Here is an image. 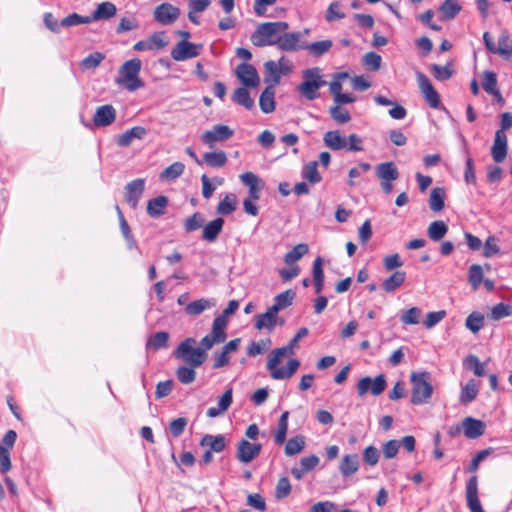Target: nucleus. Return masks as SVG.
<instances>
[{
    "mask_svg": "<svg viewBox=\"0 0 512 512\" xmlns=\"http://www.w3.org/2000/svg\"><path fill=\"white\" fill-rule=\"evenodd\" d=\"M288 28L289 24L284 21L262 23L251 35V42L257 47L276 45L279 34Z\"/></svg>",
    "mask_w": 512,
    "mask_h": 512,
    "instance_id": "nucleus-1",
    "label": "nucleus"
},
{
    "mask_svg": "<svg viewBox=\"0 0 512 512\" xmlns=\"http://www.w3.org/2000/svg\"><path fill=\"white\" fill-rule=\"evenodd\" d=\"M288 352L283 348L274 349L267 360L266 368L270 371V375L275 380L291 378L300 366L297 359H290L287 363V368H278V364Z\"/></svg>",
    "mask_w": 512,
    "mask_h": 512,
    "instance_id": "nucleus-2",
    "label": "nucleus"
},
{
    "mask_svg": "<svg viewBox=\"0 0 512 512\" xmlns=\"http://www.w3.org/2000/svg\"><path fill=\"white\" fill-rule=\"evenodd\" d=\"M142 62L138 58H133L126 61L119 68V77L116 83L124 86L128 91H136L144 86V82L139 78Z\"/></svg>",
    "mask_w": 512,
    "mask_h": 512,
    "instance_id": "nucleus-3",
    "label": "nucleus"
},
{
    "mask_svg": "<svg viewBox=\"0 0 512 512\" xmlns=\"http://www.w3.org/2000/svg\"><path fill=\"white\" fill-rule=\"evenodd\" d=\"M326 84L319 67L308 68L303 71V81L297 90L305 99L312 101L320 96L318 90Z\"/></svg>",
    "mask_w": 512,
    "mask_h": 512,
    "instance_id": "nucleus-4",
    "label": "nucleus"
},
{
    "mask_svg": "<svg viewBox=\"0 0 512 512\" xmlns=\"http://www.w3.org/2000/svg\"><path fill=\"white\" fill-rule=\"evenodd\" d=\"M412 384L411 403L422 405L428 402L433 393V387L430 383V373L412 372L410 375Z\"/></svg>",
    "mask_w": 512,
    "mask_h": 512,
    "instance_id": "nucleus-5",
    "label": "nucleus"
},
{
    "mask_svg": "<svg viewBox=\"0 0 512 512\" xmlns=\"http://www.w3.org/2000/svg\"><path fill=\"white\" fill-rule=\"evenodd\" d=\"M195 343L196 340L194 338H186L174 350L173 356L192 367L201 366L207 359V353H204V350L200 348H195Z\"/></svg>",
    "mask_w": 512,
    "mask_h": 512,
    "instance_id": "nucleus-6",
    "label": "nucleus"
},
{
    "mask_svg": "<svg viewBox=\"0 0 512 512\" xmlns=\"http://www.w3.org/2000/svg\"><path fill=\"white\" fill-rule=\"evenodd\" d=\"M387 382L384 374H379L374 379L369 376L361 378L357 383V393L363 397L369 391L372 395H380L386 388Z\"/></svg>",
    "mask_w": 512,
    "mask_h": 512,
    "instance_id": "nucleus-7",
    "label": "nucleus"
},
{
    "mask_svg": "<svg viewBox=\"0 0 512 512\" xmlns=\"http://www.w3.org/2000/svg\"><path fill=\"white\" fill-rule=\"evenodd\" d=\"M202 48V44H194L187 40H181L171 50V57L175 61H185L197 57Z\"/></svg>",
    "mask_w": 512,
    "mask_h": 512,
    "instance_id": "nucleus-8",
    "label": "nucleus"
},
{
    "mask_svg": "<svg viewBox=\"0 0 512 512\" xmlns=\"http://www.w3.org/2000/svg\"><path fill=\"white\" fill-rule=\"evenodd\" d=\"M234 131L227 125L217 124L211 130L205 131L201 135V140L204 144L213 148L216 142H223L231 138Z\"/></svg>",
    "mask_w": 512,
    "mask_h": 512,
    "instance_id": "nucleus-9",
    "label": "nucleus"
},
{
    "mask_svg": "<svg viewBox=\"0 0 512 512\" xmlns=\"http://www.w3.org/2000/svg\"><path fill=\"white\" fill-rule=\"evenodd\" d=\"M416 76L420 91L423 94L425 101L431 108H438L440 106L439 93L435 90L430 80L424 73L417 72Z\"/></svg>",
    "mask_w": 512,
    "mask_h": 512,
    "instance_id": "nucleus-10",
    "label": "nucleus"
},
{
    "mask_svg": "<svg viewBox=\"0 0 512 512\" xmlns=\"http://www.w3.org/2000/svg\"><path fill=\"white\" fill-rule=\"evenodd\" d=\"M301 32H285L277 38V48L281 51L294 52L303 50L304 42L301 41Z\"/></svg>",
    "mask_w": 512,
    "mask_h": 512,
    "instance_id": "nucleus-11",
    "label": "nucleus"
},
{
    "mask_svg": "<svg viewBox=\"0 0 512 512\" xmlns=\"http://www.w3.org/2000/svg\"><path fill=\"white\" fill-rule=\"evenodd\" d=\"M261 449L260 443H251L242 439L237 444L236 458L242 463H249L260 454Z\"/></svg>",
    "mask_w": 512,
    "mask_h": 512,
    "instance_id": "nucleus-12",
    "label": "nucleus"
},
{
    "mask_svg": "<svg viewBox=\"0 0 512 512\" xmlns=\"http://www.w3.org/2000/svg\"><path fill=\"white\" fill-rule=\"evenodd\" d=\"M179 8L170 3H163L157 6L154 10V18L162 25L173 24L179 17Z\"/></svg>",
    "mask_w": 512,
    "mask_h": 512,
    "instance_id": "nucleus-13",
    "label": "nucleus"
},
{
    "mask_svg": "<svg viewBox=\"0 0 512 512\" xmlns=\"http://www.w3.org/2000/svg\"><path fill=\"white\" fill-rule=\"evenodd\" d=\"M466 501L471 512H485L478 497V478L475 475L467 481Z\"/></svg>",
    "mask_w": 512,
    "mask_h": 512,
    "instance_id": "nucleus-14",
    "label": "nucleus"
},
{
    "mask_svg": "<svg viewBox=\"0 0 512 512\" xmlns=\"http://www.w3.org/2000/svg\"><path fill=\"white\" fill-rule=\"evenodd\" d=\"M236 75L246 87L255 88L260 83L257 70L251 64L241 63L237 66Z\"/></svg>",
    "mask_w": 512,
    "mask_h": 512,
    "instance_id": "nucleus-15",
    "label": "nucleus"
},
{
    "mask_svg": "<svg viewBox=\"0 0 512 512\" xmlns=\"http://www.w3.org/2000/svg\"><path fill=\"white\" fill-rule=\"evenodd\" d=\"M116 119V109L111 104L99 106L93 116L95 127H107Z\"/></svg>",
    "mask_w": 512,
    "mask_h": 512,
    "instance_id": "nucleus-16",
    "label": "nucleus"
},
{
    "mask_svg": "<svg viewBox=\"0 0 512 512\" xmlns=\"http://www.w3.org/2000/svg\"><path fill=\"white\" fill-rule=\"evenodd\" d=\"M145 187L144 179H135L125 186V200L132 207L136 208L140 196Z\"/></svg>",
    "mask_w": 512,
    "mask_h": 512,
    "instance_id": "nucleus-17",
    "label": "nucleus"
},
{
    "mask_svg": "<svg viewBox=\"0 0 512 512\" xmlns=\"http://www.w3.org/2000/svg\"><path fill=\"white\" fill-rule=\"evenodd\" d=\"M507 136L502 131H496L493 146L491 148V155L496 163H501L507 156Z\"/></svg>",
    "mask_w": 512,
    "mask_h": 512,
    "instance_id": "nucleus-18",
    "label": "nucleus"
},
{
    "mask_svg": "<svg viewBox=\"0 0 512 512\" xmlns=\"http://www.w3.org/2000/svg\"><path fill=\"white\" fill-rule=\"evenodd\" d=\"M278 312L273 311L272 307H269L265 313L258 314L255 317V328L257 330L267 329L272 331L278 324Z\"/></svg>",
    "mask_w": 512,
    "mask_h": 512,
    "instance_id": "nucleus-19",
    "label": "nucleus"
},
{
    "mask_svg": "<svg viewBox=\"0 0 512 512\" xmlns=\"http://www.w3.org/2000/svg\"><path fill=\"white\" fill-rule=\"evenodd\" d=\"M462 427L464 435L469 439L479 438L485 432V423L472 417H466L462 422Z\"/></svg>",
    "mask_w": 512,
    "mask_h": 512,
    "instance_id": "nucleus-20",
    "label": "nucleus"
},
{
    "mask_svg": "<svg viewBox=\"0 0 512 512\" xmlns=\"http://www.w3.org/2000/svg\"><path fill=\"white\" fill-rule=\"evenodd\" d=\"M147 133L148 131L146 128L142 126H135L119 135L116 140V144L119 147H128L133 142V140H142L147 135Z\"/></svg>",
    "mask_w": 512,
    "mask_h": 512,
    "instance_id": "nucleus-21",
    "label": "nucleus"
},
{
    "mask_svg": "<svg viewBox=\"0 0 512 512\" xmlns=\"http://www.w3.org/2000/svg\"><path fill=\"white\" fill-rule=\"evenodd\" d=\"M232 401H233L232 388H229L220 397V399L218 401V406L210 407L207 410V416L210 418H215V417L222 415L225 411L228 410V408L232 404Z\"/></svg>",
    "mask_w": 512,
    "mask_h": 512,
    "instance_id": "nucleus-22",
    "label": "nucleus"
},
{
    "mask_svg": "<svg viewBox=\"0 0 512 512\" xmlns=\"http://www.w3.org/2000/svg\"><path fill=\"white\" fill-rule=\"evenodd\" d=\"M324 144L332 150H341L347 147V140L339 130H331L324 134Z\"/></svg>",
    "mask_w": 512,
    "mask_h": 512,
    "instance_id": "nucleus-23",
    "label": "nucleus"
},
{
    "mask_svg": "<svg viewBox=\"0 0 512 512\" xmlns=\"http://www.w3.org/2000/svg\"><path fill=\"white\" fill-rule=\"evenodd\" d=\"M215 305L216 302L214 299L201 298L187 304L185 307V313L189 316H197L200 315L205 310L214 307Z\"/></svg>",
    "mask_w": 512,
    "mask_h": 512,
    "instance_id": "nucleus-24",
    "label": "nucleus"
},
{
    "mask_svg": "<svg viewBox=\"0 0 512 512\" xmlns=\"http://www.w3.org/2000/svg\"><path fill=\"white\" fill-rule=\"evenodd\" d=\"M200 446L209 447L212 452L220 453L226 448V439L223 435L206 434L200 441Z\"/></svg>",
    "mask_w": 512,
    "mask_h": 512,
    "instance_id": "nucleus-25",
    "label": "nucleus"
},
{
    "mask_svg": "<svg viewBox=\"0 0 512 512\" xmlns=\"http://www.w3.org/2000/svg\"><path fill=\"white\" fill-rule=\"evenodd\" d=\"M359 469V458L357 454L345 455L339 465V471L344 477H349Z\"/></svg>",
    "mask_w": 512,
    "mask_h": 512,
    "instance_id": "nucleus-26",
    "label": "nucleus"
},
{
    "mask_svg": "<svg viewBox=\"0 0 512 512\" xmlns=\"http://www.w3.org/2000/svg\"><path fill=\"white\" fill-rule=\"evenodd\" d=\"M168 205V198L160 195L148 201L147 214L150 217L157 218L165 214Z\"/></svg>",
    "mask_w": 512,
    "mask_h": 512,
    "instance_id": "nucleus-27",
    "label": "nucleus"
},
{
    "mask_svg": "<svg viewBox=\"0 0 512 512\" xmlns=\"http://www.w3.org/2000/svg\"><path fill=\"white\" fill-rule=\"evenodd\" d=\"M275 89L267 86L260 95L259 106L263 113L269 114L275 110Z\"/></svg>",
    "mask_w": 512,
    "mask_h": 512,
    "instance_id": "nucleus-28",
    "label": "nucleus"
},
{
    "mask_svg": "<svg viewBox=\"0 0 512 512\" xmlns=\"http://www.w3.org/2000/svg\"><path fill=\"white\" fill-rule=\"evenodd\" d=\"M117 8L112 2H102L90 16L91 22L104 19H110L116 15Z\"/></svg>",
    "mask_w": 512,
    "mask_h": 512,
    "instance_id": "nucleus-29",
    "label": "nucleus"
},
{
    "mask_svg": "<svg viewBox=\"0 0 512 512\" xmlns=\"http://www.w3.org/2000/svg\"><path fill=\"white\" fill-rule=\"evenodd\" d=\"M376 175L384 181H394L399 177L397 167L393 162H384L376 166Z\"/></svg>",
    "mask_w": 512,
    "mask_h": 512,
    "instance_id": "nucleus-30",
    "label": "nucleus"
},
{
    "mask_svg": "<svg viewBox=\"0 0 512 512\" xmlns=\"http://www.w3.org/2000/svg\"><path fill=\"white\" fill-rule=\"evenodd\" d=\"M224 219L216 218L203 227L202 238L208 242H214L223 229Z\"/></svg>",
    "mask_w": 512,
    "mask_h": 512,
    "instance_id": "nucleus-31",
    "label": "nucleus"
},
{
    "mask_svg": "<svg viewBox=\"0 0 512 512\" xmlns=\"http://www.w3.org/2000/svg\"><path fill=\"white\" fill-rule=\"evenodd\" d=\"M333 46V42L329 39L317 41L313 43L304 42L303 50H307L313 57H321L327 53Z\"/></svg>",
    "mask_w": 512,
    "mask_h": 512,
    "instance_id": "nucleus-32",
    "label": "nucleus"
},
{
    "mask_svg": "<svg viewBox=\"0 0 512 512\" xmlns=\"http://www.w3.org/2000/svg\"><path fill=\"white\" fill-rule=\"evenodd\" d=\"M508 60L512 56V39L507 31H503L498 38L495 53Z\"/></svg>",
    "mask_w": 512,
    "mask_h": 512,
    "instance_id": "nucleus-33",
    "label": "nucleus"
},
{
    "mask_svg": "<svg viewBox=\"0 0 512 512\" xmlns=\"http://www.w3.org/2000/svg\"><path fill=\"white\" fill-rule=\"evenodd\" d=\"M406 280V273L404 271H395L382 283V288L385 292L391 293L397 290Z\"/></svg>",
    "mask_w": 512,
    "mask_h": 512,
    "instance_id": "nucleus-34",
    "label": "nucleus"
},
{
    "mask_svg": "<svg viewBox=\"0 0 512 512\" xmlns=\"http://www.w3.org/2000/svg\"><path fill=\"white\" fill-rule=\"evenodd\" d=\"M228 321L227 319H223V317L217 316L212 324V330L209 335L214 338L217 342L223 343L227 338V329Z\"/></svg>",
    "mask_w": 512,
    "mask_h": 512,
    "instance_id": "nucleus-35",
    "label": "nucleus"
},
{
    "mask_svg": "<svg viewBox=\"0 0 512 512\" xmlns=\"http://www.w3.org/2000/svg\"><path fill=\"white\" fill-rule=\"evenodd\" d=\"M478 392H479L478 383L474 379H471L466 383L465 386L462 387V390H461V393L459 396V401L464 405L469 404L477 397Z\"/></svg>",
    "mask_w": 512,
    "mask_h": 512,
    "instance_id": "nucleus-36",
    "label": "nucleus"
},
{
    "mask_svg": "<svg viewBox=\"0 0 512 512\" xmlns=\"http://www.w3.org/2000/svg\"><path fill=\"white\" fill-rule=\"evenodd\" d=\"M265 83H268V86L275 87L277 84H279L281 79V73L280 69L278 68V65L273 60H269L265 62Z\"/></svg>",
    "mask_w": 512,
    "mask_h": 512,
    "instance_id": "nucleus-37",
    "label": "nucleus"
},
{
    "mask_svg": "<svg viewBox=\"0 0 512 512\" xmlns=\"http://www.w3.org/2000/svg\"><path fill=\"white\" fill-rule=\"evenodd\" d=\"M322 263V258L318 256L314 260L312 268L313 282L315 286V292L317 294L321 293L324 287V272L322 268Z\"/></svg>",
    "mask_w": 512,
    "mask_h": 512,
    "instance_id": "nucleus-38",
    "label": "nucleus"
},
{
    "mask_svg": "<svg viewBox=\"0 0 512 512\" xmlns=\"http://www.w3.org/2000/svg\"><path fill=\"white\" fill-rule=\"evenodd\" d=\"M446 193L442 187H434L429 197V207L434 212H439L444 208V199Z\"/></svg>",
    "mask_w": 512,
    "mask_h": 512,
    "instance_id": "nucleus-39",
    "label": "nucleus"
},
{
    "mask_svg": "<svg viewBox=\"0 0 512 512\" xmlns=\"http://www.w3.org/2000/svg\"><path fill=\"white\" fill-rule=\"evenodd\" d=\"M232 100L248 110L254 107V100L251 98L246 86L237 88L232 95Z\"/></svg>",
    "mask_w": 512,
    "mask_h": 512,
    "instance_id": "nucleus-40",
    "label": "nucleus"
},
{
    "mask_svg": "<svg viewBox=\"0 0 512 512\" xmlns=\"http://www.w3.org/2000/svg\"><path fill=\"white\" fill-rule=\"evenodd\" d=\"M447 232L448 226L442 220L433 221L427 229L428 237L435 242L441 240Z\"/></svg>",
    "mask_w": 512,
    "mask_h": 512,
    "instance_id": "nucleus-41",
    "label": "nucleus"
},
{
    "mask_svg": "<svg viewBox=\"0 0 512 512\" xmlns=\"http://www.w3.org/2000/svg\"><path fill=\"white\" fill-rule=\"evenodd\" d=\"M295 295V292L290 289L276 295L274 298V304L271 306L272 310L279 312L280 310L289 307L292 304Z\"/></svg>",
    "mask_w": 512,
    "mask_h": 512,
    "instance_id": "nucleus-42",
    "label": "nucleus"
},
{
    "mask_svg": "<svg viewBox=\"0 0 512 512\" xmlns=\"http://www.w3.org/2000/svg\"><path fill=\"white\" fill-rule=\"evenodd\" d=\"M237 204V197L233 193H228L218 203L216 211L220 215H229L235 211Z\"/></svg>",
    "mask_w": 512,
    "mask_h": 512,
    "instance_id": "nucleus-43",
    "label": "nucleus"
},
{
    "mask_svg": "<svg viewBox=\"0 0 512 512\" xmlns=\"http://www.w3.org/2000/svg\"><path fill=\"white\" fill-rule=\"evenodd\" d=\"M288 418L289 412L284 411L278 420V428L274 433V441L277 445H282L286 441L288 432Z\"/></svg>",
    "mask_w": 512,
    "mask_h": 512,
    "instance_id": "nucleus-44",
    "label": "nucleus"
},
{
    "mask_svg": "<svg viewBox=\"0 0 512 512\" xmlns=\"http://www.w3.org/2000/svg\"><path fill=\"white\" fill-rule=\"evenodd\" d=\"M309 251L308 245L305 243L297 244L287 252L284 256V262L287 265H292L298 260H300L305 254H307Z\"/></svg>",
    "mask_w": 512,
    "mask_h": 512,
    "instance_id": "nucleus-45",
    "label": "nucleus"
},
{
    "mask_svg": "<svg viewBox=\"0 0 512 512\" xmlns=\"http://www.w3.org/2000/svg\"><path fill=\"white\" fill-rule=\"evenodd\" d=\"M203 160L208 166L219 168L227 163V155L224 151L207 152L204 154Z\"/></svg>",
    "mask_w": 512,
    "mask_h": 512,
    "instance_id": "nucleus-46",
    "label": "nucleus"
},
{
    "mask_svg": "<svg viewBox=\"0 0 512 512\" xmlns=\"http://www.w3.org/2000/svg\"><path fill=\"white\" fill-rule=\"evenodd\" d=\"M185 169V165L182 162H174L160 173L161 180L173 181L180 177Z\"/></svg>",
    "mask_w": 512,
    "mask_h": 512,
    "instance_id": "nucleus-47",
    "label": "nucleus"
},
{
    "mask_svg": "<svg viewBox=\"0 0 512 512\" xmlns=\"http://www.w3.org/2000/svg\"><path fill=\"white\" fill-rule=\"evenodd\" d=\"M305 447V437L303 435H296L290 438L285 445V454L287 456H294L300 453Z\"/></svg>",
    "mask_w": 512,
    "mask_h": 512,
    "instance_id": "nucleus-48",
    "label": "nucleus"
},
{
    "mask_svg": "<svg viewBox=\"0 0 512 512\" xmlns=\"http://www.w3.org/2000/svg\"><path fill=\"white\" fill-rule=\"evenodd\" d=\"M329 114L337 124H345L351 120L350 112L338 104L329 108Z\"/></svg>",
    "mask_w": 512,
    "mask_h": 512,
    "instance_id": "nucleus-49",
    "label": "nucleus"
},
{
    "mask_svg": "<svg viewBox=\"0 0 512 512\" xmlns=\"http://www.w3.org/2000/svg\"><path fill=\"white\" fill-rule=\"evenodd\" d=\"M443 19L451 20L461 11L457 0H445L440 6Z\"/></svg>",
    "mask_w": 512,
    "mask_h": 512,
    "instance_id": "nucleus-50",
    "label": "nucleus"
},
{
    "mask_svg": "<svg viewBox=\"0 0 512 512\" xmlns=\"http://www.w3.org/2000/svg\"><path fill=\"white\" fill-rule=\"evenodd\" d=\"M169 340V333L160 331L153 334L147 341V347L153 350H159L167 347Z\"/></svg>",
    "mask_w": 512,
    "mask_h": 512,
    "instance_id": "nucleus-51",
    "label": "nucleus"
},
{
    "mask_svg": "<svg viewBox=\"0 0 512 512\" xmlns=\"http://www.w3.org/2000/svg\"><path fill=\"white\" fill-rule=\"evenodd\" d=\"M196 367H192L190 365L180 366L176 370V377L182 384L188 385L195 381L196 379Z\"/></svg>",
    "mask_w": 512,
    "mask_h": 512,
    "instance_id": "nucleus-52",
    "label": "nucleus"
},
{
    "mask_svg": "<svg viewBox=\"0 0 512 512\" xmlns=\"http://www.w3.org/2000/svg\"><path fill=\"white\" fill-rule=\"evenodd\" d=\"M302 177L311 184L319 183L322 178L318 172V163L316 161L307 163L303 168Z\"/></svg>",
    "mask_w": 512,
    "mask_h": 512,
    "instance_id": "nucleus-53",
    "label": "nucleus"
},
{
    "mask_svg": "<svg viewBox=\"0 0 512 512\" xmlns=\"http://www.w3.org/2000/svg\"><path fill=\"white\" fill-rule=\"evenodd\" d=\"M430 72L432 73L433 77L438 81H446L450 79L453 75L451 63H447L445 66L432 64L430 67Z\"/></svg>",
    "mask_w": 512,
    "mask_h": 512,
    "instance_id": "nucleus-54",
    "label": "nucleus"
},
{
    "mask_svg": "<svg viewBox=\"0 0 512 512\" xmlns=\"http://www.w3.org/2000/svg\"><path fill=\"white\" fill-rule=\"evenodd\" d=\"M147 41L151 51L161 50L165 48L169 43V40L164 31L153 33L150 37L147 38Z\"/></svg>",
    "mask_w": 512,
    "mask_h": 512,
    "instance_id": "nucleus-55",
    "label": "nucleus"
},
{
    "mask_svg": "<svg viewBox=\"0 0 512 512\" xmlns=\"http://www.w3.org/2000/svg\"><path fill=\"white\" fill-rule=\"evenodd\" d=\"M104 58L105 55L101 52L91 53L80 62V68L82 70L95 69L101 64Z\"/></svg>",
    "mask_w": 512,
    "mask_h": 512,
    "instance_id": "nucleus-56",
    "label": "nucleus"
},
{
    "mask_svg": "<svg viewBox=\"0 0 512 512\" xmlns=\"http://www.w3.org/2000/svg\"><path fill=\"white\" fill-rule=\"evenodd\" d=\"M468 280L474 290H477L483 281V268L479 264L469 267Z\"/></svg>",
    "mask_w": 512,
    "mask_h": 512,
    "instance_id": "nucleus-57",
    "label": "nucleus"
},
{
    "mask_svg": "<svg viewBox=\"0 0 512 512\" xmlns=\"http://www.w3.org/2000/svg\"><path fill=\"white\" fill-rule=\"evenodd\" d=\"M465 326L473 333L479 332L484 326V316L478 312H472L465 321Z\"/></svg>",
    "mask_w": 512,
    "mask_h": 512,
    "instance_id": "nucleus-58",
    "label": "nucleus"
},
{
    "mask_svg": "<svg viewBox=\"0 0 512 512\" xmlns=\"http://www.w3.org/2000/svg\"><path fill=\"white\" fill-rule=\"evenodd\" d=\"M270 345L271 340L269 338L262 339L258 342L252 341L247 347V355L249 357H255L259 354H262L270 347Z\"/></svg>",
    "mask_w": 512,
    "mask_h": 512,
    "instance_id": "nucleus-59",
    "label": "nucleus"
},
{
    "mask_svg": "<svg viewBox=\"0 0 512 512\" xmlns=\"http://www.w3.org/2000/svg\"><path fill=\"white\" fill-rule=\"evenodd\" d=\"M512 315V306L509 304H505L503 302L496 304L490 312L489 317L492 320H500L505 317H509Z\"/></svg>",
    "mask_w": 512,
    "mask_h": 512,
    "instance_id": "nucleus-60",
    "label": "nucleus"
},
{
    "mask_svg": "<svg viewBox=\"0 0 512 512\" xmlns=\"http://www.w3.org/2000/svg\"><path fill=\"white\" fill-rule=\"evenodd\" d=\"M465 366L467 369L472 370L476 376L481 377L485 375V363H481L475 355H469L465 359Z\"/></svg>",
    "mask_w": 512,
    "mask_h": 512,
    "instance_id": "nucleus-61",
    "label": "nucleus"
},
{
    "mask_svg": "<svg viewBox=\"0 0 512 512\" xmlns=\"http://www.w3.org/2000/svg\"><path fill=\"white\" fill-rule=\"evenodd\" d=\"M204 217L201 213L195 212L191 217L187 218L184 222V228L186 232H193L203 227Z\"/></svg>",
    "mask_w": 512,
    "mask_h": 512,
    "instance_id": "nucleus-62",
    "label": "nucleus"
},
{
    "mask_svg": "<svg viewBox=\"0 0 512 512\" xmlns=\"http://www.w3.org/2000/svg\"><path fill=\"white\" fill-rule=\"evenodd\" d=\"M91 23L90 16H81L77 13H72L61 20L60 25L63 27H71L79 24Z\"/></svg>",
    "mask_w": 512,
    "mask_h": 512,
    "instance_id": "nucleus-63",
    "label": "nucleus"
},
{
    "mask_svg": "<svg viewBox=\"0 0 512 512\" xmlns=\"http://www.w3.org/2000/svg\"><path fill=\"white\" fill-rule=\"evenodd\" d=\"M382 57L375 52H368L363 57V64L372 71H377L381 67Z\"/></svg>",
    "mask_w": 512,
    "mask_h": 512,
    "instance_id": "nucleus-64",
    "label": "nucleus"
}]
</instances>
